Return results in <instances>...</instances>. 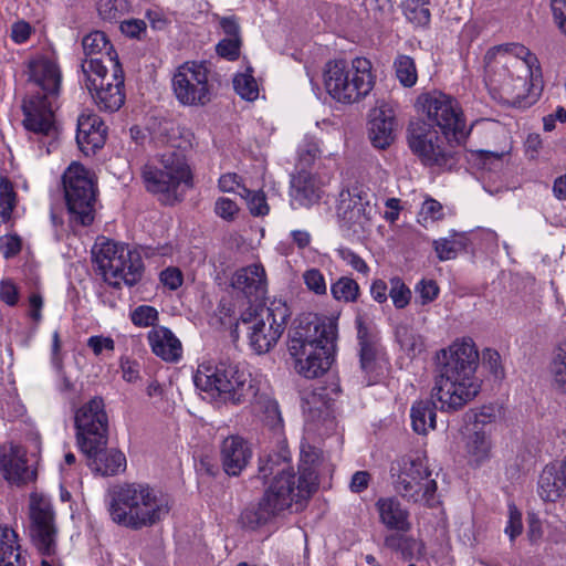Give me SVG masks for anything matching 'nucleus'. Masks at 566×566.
Wrapping results in <instances>:
<instances>
[{
    "label": "nucleus",
    "instance_id": "2f4dec72",
    "mask_svg": "<svg viewBox=\"0 0 566 566\" xmlns=\"http://www.w3.org/2000/svg\"><path fill=\"white\" fill-rule=\"evenodd\" d=\"M153 353L166 361H177L181 357L180 340L166 327H156L148 333Z\"/></svg>",
    "mask_w": 566,
    "mask_h": 566
},
{
    "label": "nucleus",
    "instance_id": "c85d7f7f",
    "mask_svg": "<svg viewBox=\"0 0 566 566\" xmlns=\"http://www.w3.org/2000/svg\"><path fill=\"white\" fill-rule=\"evenodd\" d=\"M81 451L86 455L91 470L103 476L115 475L126 468L124 453L116 449L107 450L106 446H102L91 451Z\"/></svg>",
    "mask_w": 566,
    "mask_h": 566
},
{
    "label": "nucleus",
    "instance_id": "338daca9",
    "mask_svg": "<svg viewBox=\"0 0 566 566\" xmlns=\"http://www.w3.org/2000/svg\"><path fill=\"white\" fill-rule=\"evenodd\" d=\"M522 528L521 514L514 507H510V517L505 527V533L509 535L510 539L513 541L522 533Z\"/></svg>",
    "mask_w": 566,
    "mask_h": 566
},
{
    "label": "nucleus",
    "instance_id": "8fccbe9b",
    "mask_svg": "<svg viewBox=\"0 0 566 566\" xmlns=\"http://www.w3.org/2000/svg\"><path fill=\"white\" fill-rule=\"evenodd\" d=\"M418 301L420 304L426 305L433 302L439 294V286L433 280H421L415 287Z\"/></svg>",
    "mask_w": 566,
    "mask_h": 566
},
{
    "label": "nucleus",
    "instance_id": "ddd939ff",
    "mask_svg": "<svg viewBox=\"0 0 566 566\" xmlns=\"http://www.w3.org/2000/svg\"><path fill=\"white\" fill-rule=\"evenodd\" d=\"M407 132L410 150L424 166L451 169L455 165L454 140L441 136L431 124L417 119L409 124Z\"/></svg>",
    "mask_w": 566,
    "mask_h": 566
},
{
    "label": "nucleus",
    "instance_id": "bb28decb",
    "mask_svg": "<svg viewBox=\"0 0 566 566\" xmlns=\"http://www.w3.org/2000/svg\"><path fill=\"white\" fill-rule=\"evenodd\" d=\"M106 139V126L103 120L93 113H82L77 119L76 142L82 153L86 156L101 148Z\"/></svg>",
    "mask_w": 566,
    "mask_h": 566
},
{
    "label": "nucleus",
    "instance_id": "3c124183",
    "mask_svg": "<svg viewBox=\"0 0 566 566\" xmlns=\"http://www.w3.org/2000/svg\"><path fill=\"white\" fill-rule=\"evenodd\" d=\"M303 280L306 287L317 295H324L327 292V284L323 273L317 269H310L304 272Z\"/></svg>",
    "mask_w": 566,
    "mask_h": 566
},
{
    "label": "nucleus",
    "instance_id": "423d86ee",
    "mask_svg": "<svg viewBox=\"0 0 566 566\" xmlns=\"http://www.w3.org/2000/svg\"><path fill=\"white\" fill-rule=\"evenodd\" d=\"M193 382L208 398L232 405L251 401L259 391L252 375L244 367L226 360L200 364Z\"/></svg>",
    "mask_w": 566,
    "mask_h": 566
},
{
    "label": "nucleus",
    "instance_id": "e2e57ef3",
    "mask_svg": "<svg viewBox=\"0 0 566 566\" xmlns=\"http://www.w3.org/2000/svg\"><path fill=\"white\" fill-rule=\"evenodd\" d=\"M160 281L165 286L174 291L181 286L184 277L179 269L167 268L160 273Z\"/></svg>",
    "mask_w": 566,
    "mask_h": 566
},
{
    "label": "nucleus",
    "instance_id": "dca6fc26",
    "mask_svg": "<svg viewBox=\"0 0 566 566\" xmlns=\"http://www.w3.org/2000/svg\"><path fill=\"white\" fill-rule=\"evenodd\" d=\"M291 483L293 482L289 476L273 478L259 503L247 507L241 513L242 525L250 530H256L291 507L293 503H301L290 489Z\"/></svg>",
    "mask_w": 566,
    "mask_h": 566
},
{
    "label": "nucleus",
    "instance_id": "49530a36",
    "mask_svg": "<svg viewBox=\"0 0 566 566\" xmlns=\"http://www.w3.org/2000/svg\"><path fill=\"white\" fill-rule=\"evenodd\" d=\"M97 11L103 20L116 21L127 10V0H97Z\"/></svg>",
    "mask_w": 566,
    "mask_h": 566
},
{
    "label": "nucleus",
    "instance_id": "9d476101",
    "mask_svg": "<svg viewBox=\"0 0 566 566\" xmlns=\"http://www.w3.org/2000/svg\"><path fill=\"white\" fill-rule=\"evenodd\" d=\"M290 310L283 302H272L270 306L263 304L250 305L240 317L245 326L250 346L258 354L268 353L282 336Z\"/></svg>",
    "mask_w": 566,
    "mask_h": 566
},
{
    "label": "nucleus",
    "instance_id": "bf43d9fd",
    "mask_svg": "<svg viewBox=\"0 0 566 566\" xmlns=\"http://www.w3.org/2000/svg\"><path fill=\"white\" fill-rule=\"evenodd\" d=\"M21 250V239L18 235L0 237V251L6 259L12 258Z\"/></svg>",
    "mask_w": 566,
    "mask_h": 566
},
{
    "label": "nucleus",
    "instance_id": "aec40b11",
    "mask_svg": "<svg viewBox=\"0 0 566 566\" xmlns=\"http://www.w3.org/2000/svg\"><path fill=\"white\" fill-rule=\"evenodd\" d=\"M30 536L45 557H51L56 552L57 530L54 523V514L51 503L43 496L32 494L30 499Z\"/></svg>",
    "mask_w": 566,
    "mask_h": 566
},
{
    "label": "nucleus",
    "instance_id": "cd10ccee",
    "mask_svg": "<svg viewBox=\"0 0 566 566\" xmlns=\"http://www.w3.org/2000/svg\"><path fill=\"white\" fill-rule=\"evenodd\" d=\"M252 458V449L248 441L239 436L226 438L220 448V459L224 472L237 476Z\"/></svg>",
    "mask_w": 566,
    "mask_h": 566
},
{
    "label": "nucleus",
    "instance_id": "774afa93",
    "mask_svg": "<svg viewBox=\"0 0 566 566\" xmlns=\"http://www.w3.org/2000/svg\"><path fill=\"white\" fill-rule=\"evenodd\" d=\"M145 30L146 23L139 19L126 20L120 23V31L129 38H140Z\"/></svg>",
    "mask_w": 566,
    "mask_h": 566
},
{
    "label": "nucleus",
    "instance_id": "5fc2aeb1",
    "mask_svg": "<svg viewBox=\"0 0 566 566\" xmlns=\"http://www.w3.org/2000/svg\"><path fill=\"white\" fill-rule=\"evenodd\" d=\"M337 255L346 262L348 265H350L354 270H356L359 273L368 274L369 266L367 263L354 251H352L348 248H339L336 250Z\"/></svg>",
    "mask_w": 566,
    "mask_h": 566
},
{
    "label": "nucleus",
    "instance_id": "a878e982",
    "mask_svg": "<svg viewBox=\"0 0 566 566\" xmlns=\"http://www.w3.org/2000/svg\"><path fill=\"white\" fill-rule=\"evenodd\" d=\"M0 469L4 478L15 484H25L36 478V471L28 463L27 451L20 446H10L1 454Z\"/></svg>",
    "mask_w": 566,
    "mask_h": 566
},
{
    "label": "nucleus",
    "instance_id": "0e129e2a",
    "mask_svg": "<svg viewBox=\"0 0 566 566\" xmlns=\"http://www.w3.org/2000/svg\"><path fill=\"white\" fill-rule=\"evenodd\" d=\"M120 369L123 379L127 382H136L140 379V366L137 361L128 358L120 359Z\"/></svg>",
    "mask_w": 566,
    "mask_h": 566
},
{
    "label": "nucleus",
    "instance_id": "c9c22d12",
    "mask_svg": "<svg viewBox=\"0 0 566 566\" xmlns=\"http://www.w3.org/2000/svg\"><path fill=\"white\" fill-rule=\"evenodd\" d=\"M430 0H402L406 19L415 27L424 28L430 23Z\"/></svg>",
    "mask_w": 566,
    "mask_h": 566
},
{
    "label": "nucleus",
    "instance_id": "4468645a",
    "mask_svg": "<svg viewBox=\"0 0 566 566\" xmlns=\"http://www.w3.org/2000/svg\"><path fill=\"white\" fill-rule=\"evenodd\" d=\"M418 104L427 116L426 122L433 128L439 127L446 138L453 139L457 145L465 140L470 129L467 128L462 109L454 98L434 91L420 95Z\"/></svg>",
    "mask_w": 566,
    "mask_h": 566
},
{
    "label": "nucleus",
    "instance_id": "69168bd1",
    "mask_svg": "<svg viewBox=\"0 0 566 566\" xmlns=\"http://www.w3.org/2000/svg\"><path fill=\"white\" fill-rule=\"evenodd\" d=\"M219 189L223 192H234L235 190L242 191L241 177L234 172L222 175L218 181Z\"/></svg>",
    "mask_w": 566,
    "mask_h": 566
},
{
    "label": "nucleus",
    "instance_id": "5701e85b",
    "mask_svg": "<svg viewBox=\"0 0 566 566\" xmlns=\"http://www.w3.org/2000/svg\"><path fill=\"white\" fill-rule=\"evenodd\" d=\"M231 287L250 302H259L268 293V277L261 263L238 269L230 279Z\"/></svg>",
    "mask_w": 566,
    "mask_h": 566
},
{
    "label": "nucleus",
    "instance_id": "f257e3e1",
    "mask_svg": "<svg viewBox=\"0 0 566 566\" xmlns=\"http://www.w3.org/2000/svg\"><path fill=\"white\" fill-rule=\"evenodd\" d=\"M437 374L432 397L442 410H458L471 401L480 391L475 377L479 353L471 338L454 340L437 353Z\"/></svg>",
    "mask_w": 566,
    "mask_h": 566
},
{
    "label": "nucleus",
    "instance_id": "c756f323",
    "mask_svg": "<svg viewBox=\"0 0 566 566\" xmlns=\"http://www.w3.org/2000/svg\"><path fill=\"white\" fill-rule=\"evenodd\" d=\"M376 510L379 521L388 530L406 533L410 531L409 512L395 496L380 497L377 500Z\"/></svg>",
    "mask_w": 566,
    "mask_h": 566
},
{
    "label": "nucleus",
    "instance_id": "7c9ffc66",
    "mask_svg": "<svg viewBox=\"0 0 566 566\" xmlns=\"http://www.w3.org/2000/svg\"><path fill=\"white\" fill-rule=\"evenodd\" d=\"M566 491V469L563 462L546 465L538 479V495L547 502H555Z\"/></svg>",
    "mask_w": 566,
    "mask_h": 566
},
{
    "label": "nucleus",
    "instance_id": "2eb2a0df",
    "mask_svg": "<svg viewBox=\"0 0 566 566\" xmlns=\"http://www.w3.org/2000/svg\"><path fill=\"white\" fill-rule=\"evenodd\" d=\"M66 206L73 219L82 226L94 221L96 184L93 174L84 166L73 163L63 175Z\"/></svg>",
    "mask_w": 566,
    "mask_h": 566
},
{
    "label": "nucleus",
    "instance_id": "20e7f679",
    "mask_svg": "<svg viewBox=\"0 0 566 566\" xmlns=\"http://www.w3.org/2000/svg\"><path fill=\"white\" fill-rule=\"evenodd\" d=\"M29 82L35 87L23 101V125L38 135L54 136L56 133L54 109L62 87L59 64L46 56L29 62Z\"/></svg>",
    "mask_w": 566,
    "mask_h": 566
},
{
    "label": "nucleus",
    "instance_id": "7ed1b4c3",
    "mask_svg": "<svg viewBox=\"0 0 566 566\" xmlns=\"http://www.w3.org/2000/svg\"><path fill=\"white\" fill-rule=\"evenodd\" d=\"M337 324L327 316L308 315L289 332L287 350L295 370L307 379L323 376L332 366L336 349Z\"/></svg>",
    "mask_w": 566,
    "mask_h": 566
},
{
    "label": "nucleus",
    "instance_id": "4d7b16f0",
    "mask_svg": "<svg viewBox=\"0 0 566 566\" xmlns=\"http://www.w3.org/2000/svg\"><path fill=\"white\" fill-rule=\"evenodd\" d=\"M264 413V422L271 427L276 428L282 423V417L279 403L273 399H265L262 405Z\"/></svg>",
    "mask_w": 566,
    "mask_h": 566
},
{
    "label": "nucleus",
    "instance_id": "a211bd4d",
    "mask_svg": "<svg viewBox=\"0 0 566 566\" xmlns=\"http://www.w3.org/2000/svg\"><path fill=\"white\" fill-rule=\"evenodd\" d=\"M209 73L206 62L189 61L180 65L172 77V90L178 102L187 106L208 104L212 90Z\"/></svg>",
    "mask_w": 566,
    "mask_h": 566
},
{
    "label": "nucleus",
    "instance_id": "6ab92c4d",
    "mask_svg": "<svg viewBox=\"0 0 566 566\" xmlns=\"http://www.w3.org/2000/svg\"><path fill=\"white\" fill-rule=\"evenodd\" d=\"M76 442L91 451L108 442V416L103 398L94 397L75 411Z\"/></svg>",
    "mask_w": 566,
    "mask_h": 566
},
{
    "label": "nucleus",
    "instance_id": "13d9d810",
    "mask_svg": "<svg viewBox=\"0 0 566 566\" xmlns=\"http://www.w3.org/2000/svg\"><path fill=\"white\" fill-rule=\"evenodd\" d=\"M239 211L237 203L228 198L221 197L214 203V212L224 220H233Z\"/></svg>",
    "mask_w": 566,
    "mask_h": 566
},
{
    "label": "nucleus",
    "instance_id": "052dcab7",
    "mask_svg": "<svg viewBox=\"0 0 566 566\" xmlns=\"http://www.w3.org/2000/svg\"><path fill=\"white\" fill-rule=\"evenodd\" d=\"M420 216L427 220L430 219L431 221L440 220L443 218V207L442 205L434 200V199H428L422 203Z\"/></svg>",
    "mask_w": 566,
    "mask_h": 566
},
{
    "label": "nucleus",
    "instance_id": "f3484780",
    "mask_svg": "<svg viewBox=\"0 0 566 566\" xmlns=\"http://www.w3.org/2000/svg\"><path fill=\"white\" fill-rule=\"evenodd\" d=\"M370 198L369 190L359 184L343 189L339 192L337 205V217L340 227L357 237L369 232L373 218L376 214Z\"/></svg>",
    "mask_w": 566,
    "mask_h": 566
},
{
    "label": "nucleus",
    "instance_id": "9b49d317",
    "mask_svg": "<svg viewBox=\"0 0 566 566\" xmlns=\"http://www.w3.org/2000/svg\"><path fill=\"white\" fill-rule=\"evenodd\" d=\"M94 260L104 281L114 287L124 282L128 286L137 284L143 275L144 264L138 252L127 245L103 240L93 248Z\"/></svg>",
    "mask_w": 566,
    "mask_h": 566
},
{
    "label": "nucleus",
    "instance_id": "4c0bfd02",
    "mask_svg": "<svg viewBox=\"0 0 566 566\" xmlns=\"http://www.w3.org/2000/svg\"><path fill=\"white\" fill-rule=\"evenodd\" d=\"M396 339L409 357H415L424 349L421 336L406 325H399L396 328Z\"/></svg>",
    "mask_w": 566,
    "mask_h": 566
},
{
    "label": "nucleus",
    "instance_id": "f704fd0d",
    "mask_svg": "<svg viewBox=\"0 0 566 566\" xmlns=\"http://www.w3.org/2000/svg\"><path fill=\"white\" fill-rule=\"evenodd\" d=\"M22 556L15 531L0 525V566H20Z\"/></svg>",
    "mask_w": 566,
    "mask_h": 566
},
{
    "label": "nucleus",
    "instance_id": "b1692460",
    "mask_svg": "<svg viewBox=\"0 0 566 566\" xmlns=\"http://www.w3.org/2000/svg\"><path fill=\"white\" fill-rule=\"evenodd\" d=\"M324 182L307 170H297L291 175L290 197L293 207L308 208L322 198Z\"/></svg>",
    "mask_w": 566,
    "mask_h": 566
},
{
    "label": "nucleus",
    "instance_id": "0eeeda50",
    "mask_svg": "<svg viewBox=\"0 0 566 566\" xmlns=\"http://www.w3.org/2000/svg\"><path fill=\"white\" fill-rule=\"evenodd\" d=\"M142 180L145 189L167 206L181 201L184 188L192 187V174L180 150H167L157 163L146 164L142 169Z\"/></svg>",
    "mask_w": 566,
    "mask_h": 566
},
{
    "label": "nucleus",
    "instance_id": "72a5a7b5",
    "mask_svg": "<svg viewBox=\"0 0 566 566\" xmlns=\"http://www.w3.org/2000/svg\"><path fill=\"white\" fill-rule=\"evenodd\" d=\"M436 403L432 400L415 401L410 409L411 426L416 433L427 434L436 429Z\"/></svg>",
    "mask_w": 566,
    "mask_h": 566
},
{
    "label": "nucleus",
    "instance_id": "58836bf2",
    "mask_svg": "<svg viewBox=\"0 0 566 566\" xmlns=\"http://www.w3.org/2000/svg\"><path fill=\"white\" fill-rule=\"evenodd\" d=\"M394 69L399 83L405 87H412L418 80L415 61L409 55L400 54L395 59Z\"/></svg>",
    "mask_w": 566,
    "mask_h": 566
},
{
    "label": "nucleus",
    "instance_id": "680f3d73",
    "mask_svg": "<svg viewBox=\"0 0 566 566\" xmlns=\"http://www.w3.org/2000/svg\"><path fill=\"white\" fill-rule=\"evenodd\" d=\"M0 300L9 306H14L19 301V291L10 280L0 282Z\"/></svg>",
    "mask_w": 566,
    "mask_h": 566
},
{
    "label": "nucleus",
    "instance_id": "864d4df0",
    "mask_svg": "<svg viewBox=\"0 0 566 566\" xmlns=\"http://www.w3.org/2000/svg\"><path fill=\"white\" fill-rule=\"evenodd\" d=\"M434 249L441 261L452 260L461 249L460 242L455 240L440 239L434 241Z\"/></svg>",
    "mask_w": 566,
    "mask_h": 566
},
{
    "label": "nucleus",
    "instance_id": "603ef678",
    "mask_svg": "<svg viewBox=\"0 0 566 566\" xmlns=\"http://www.w3.org/2000/svg\"><path fill=\"white\" fill-rule=\"evenodd\" d=\"M241 39L240 38H226L217 45V52L220 56L234 61L240 55Z\"/></svg>",
    "mask_w": 566,
    "mask_h": 566
},
{
    "label": "nucleus",
    "instance_id": "1a4fd4ad",
    "mask_svg": "<svg viewBox=\"0 0 566 566\" xmlns=\"http://www.w3.org/2000/svg\"><path fill=\"white\" fill-rule=\"evenodd\" d=\"M323 460L321 450L310 444H302L298 471L295 473L285 457L277 454L269 455L266 460H260V478L266 479L273 474L274 478L289 476L292 482L293 494L301 502L308 500L318 488L317 468Z\"/></svg>",
    "mask_w": 566,
    "mask_h": 566
},
{
    "label": "nucleus",
    "instance_id": "6e6552de",
    "mask_svg": "<svg viewBox=\"0 0 566 566\" xmlns=\"http://www.w3.org/2000/svg\"><path fill=\"white\" fill-rule=\"evenodd\" d=\"M371 69V62L366 57H355L350 64L344 60L328 62L324 71L326 92L339 103L361 101L375 85Z\"/></svg>",
    "mask_w": 566,
    "mask_h": 566
},
{
    "label": "nucleus",
    "instance_id": "412c9836",
    "mask_svg": "<svg viewBox=\"0 0 566 566\" xmlns=\"http://www.w3.org/2000/svg\"><path fill=\"white\" fill-rule=\"evenodd\" d=\"M85 76L86 87L101 111L112 113L122 107L125 101L122 66L112 69V80L114 83H104L107 80V71L85 74Z\"/></svg>",
    "mask_w": 566,
    "mask_h": 566
},
{
    "label": "nucleus",
    "instance_id": "ea45409f",
    "mask_svg": "<svg viewBox=\"0 0 566 566\" xmlns=\"http://www.w3.org/2000/svg\"><path fill=\"white\" fill-rule=\"evenodd\" d=\"M331 293L336 301L355 302L359 296V285L354 279L342 276L331 285Z\"/></svg>",
    "mask_w": 566,
    "mask_h": 566
},
{
    "label": "nucleus",
    "instance_id": "6e6d98bb",
    "mask_svg": "<svg viewBox=\"0 0 566 566\" xmlns=\"http://www.w3.org/2000/svg\"><path fill=\"white\" fill-rule=\"evenodd\" d=\"M87 347L92 349L95 356H101L103 352L113 353L115 342L112 337L103 335H94L87 339Z\"/></svg>",
    "mask_w": 566,
    "mask_h": 566
},
{
    "label": "nucleus",
    "instance_id": "a18cd8bd",
    "mask_svg": "<svg viewBox=\"0 0 566 566\" xmlns=\"http://www.w3.org/2000/svg\"><path fill=\"white\" fill-rule=\"evenodd\" d=\"M238 193L247 200V205L251 214L255 217H263L269 213V206L266 203V197L263 191H252L247 187H242V191Z\"/></svg>",
    "mask_w": 566,
    "mask_h": 566
},
{
    "label": "nucleus",
    "instance_id": "393cba45",
    "mask_svg": "<svg viewBox=\"0 0 566 566\" xmlns=\"http://www.w3.org/2000/svg\"><path fill=\"white\" fill-rule=\"evenodd\" d=\"M396 115L392 107L381 104L370 112L369 139L379 149L390 146L396 137Z\"/></svg>",
    "mask_w": 566,
    "mask_h": 566
},
{
    "label": "nucleus",
    "instance_id": "39448f33",
    "mask_svg": "<svg viewBox=\"0 0 566 566\" xmlns=\"http://www.w3.org/2000/svg\"><path fill=\"white\" fill-rule=\"evenodd\" d=\"M170 509L168 497L146 483H122L109 491L111 520L133 531L159 524Z\"/></svg>",
    "mask_w": 566,
    "mask_h": 566
},
{
    "label": "nucleus",
    "instance_id": "473e14b6",
    "mask_svg": "<svg viewBox=\"0 0 566 566\" xmlns=\"http://www.w3.org/2000/svg\"><path fill=\"white\" fill-rule=\"evenodd\" d=\"M483 422L476 418L472 429L465 436V453L469 461L473 464H481L490 458L491 454V440L488 432L480 427Z\"/></svg>",
    "mask_w": 566,
    "mask_h": 566
},
{
    "label": "nucleus",
    "instance_id": "79ce46f5",
    "mask_svg": "<svg viewBox=\"0 0 566 566\" xmlns=\"http://www.w3.org/2000/svg\"><path fill=\"white\" fill-rule=\"evenodd\" d=\"M233 87L243 99L254 101L259 96L258 83L250 67L247 69V72L239 73L234 76Z\"/></svg>",
    "mask_w": 566,
    "mask_h": 566
},
{
    "label": "nucleus",
    "instance_id": "f03ea898",
    "mask_svg": "<svg viewBox=\"0 0 566 566\" xmlns=\"http://www.w3.org/2000/svg\"><path fill=\"white\" fill-rule=\"evenodd\" d=\"M516 54H525L528 59L494 48L484 56L485 72L490 84L499 90L502 97L515 107L526 108L536 103L543 91L539 67L533 69L536 59L524 46H516Z\"/></svg>",
    "mask_w": 566,
    "mask_h": 566
},
{
    "label": "nucleus",
    "instance_id": "a19ab883",
    "mask_svg": "<svg viewBox=\"0 0 566 566\" xmlns=\"http://www.w3.org/2000/svg\"><path fill=\"white\" fill-rule=\"evenodd\" d=\"M321 156V148L315 139H304L297 148L295 170H306Z\"/></svg>",
    "mask_w": 566,
    "mask_h": 566
},
{
    "label": "nucleus",
    "instance_id": "4be33fe9",
    "mask_svg": "<svg viewBox=\"0 0 566 566\" xmlns=\"http://www.w3.org/2000/svg\"><path fill=\"white\" fill-rule=\"evenodd\" d=\"M82 46L86 56L82 63L84 75L120 67L117 54L104 32L95 31L85 35Z\"/></svg>",
    "mask_w": 566,
    "mask_h": 566
},
{
    "label": "nucleus",
    "instance_id": "e433bc0d",
    "mask_svg": "<svg viewBox=\"0 0 566 566\" xmlns=\"http://www.w3.org/2000/svg\"><path fill=\"white\" fill-rule=\"evenodd\" d=\"M358 339L360 346V367L367 374L374 373L377 366V357L379 354L377 345L367 336V332L363 328H359L358 331Z\"/></svg>",
    "mask_w": 566,
    "mask_h": 566
},
{
    "label": "nucleus",
    "instance_id": "37998d69",
    "mask_svg": "<svg viewBox=\"0 0 566 566\" xmlns=\"http://www.w3.org/2000/svg\"><path fill=\"white\" fill-rule=\"evenodd\" d=\"M15 206V192L11 182L0 176V226L8 222Z\"/></svg>",
    "mask_w": 566,
    "mask_h": 566
},
{
    "label": "nucleus",
    "instance_id": "09e8293b",
    "mask_svg": "<svg viewBox=\"0 0 566 566\" xmlns=\"http://www.w3.org/2000/svg\"><path fill=\"white\" fill-rule=\"evenodd\" d=\"M130 319L138 327L153 326L158 321V312L153 306L140 305L132 312Z\"/></svg>",
    "mask_w": 566,
    "mask_h": 566
},
{
    "label": "nucleus",
    "instance_id": "c03bdc74",
    "mask_svg": "<svg viewBox=\"0 0 566 566\" xmlns=\"http://www.w3.org/2000/svg\"><path fill=\"white\" fill-rule=\"evenodd\" d=\"M551 370L554 385L560 390L566 391V342L560 343L557 347Z\"/></svg>",
    "mask_w": 566,
    "mask_h": 566
},
{
    "label": "nucleus",
    "instance_id": "de8ad7c7",
    "mask_svg": "<svg viewBox=\"0 0 566 566\" xmlns=\"http://www.w3.org/2000/svg\"><path fill=\"white\" fill-rule=\"evenodd\" d=\"M389 296L396 308H405L410 302L411 291L400 277L395 276L390 280Z\"/></svg>",
    "mask_w": 566,
    "mask_h": 566
},
{
    "label": "nucleus",
    "instance_id": "f8f14e48",
    "mask_svg": "<svg viewBox=\"0 0 566 566\" xmlns=\"http://www.w3.org/2000/svg\"><path fill=\"white\" fill-rule=\"evenodd\" d=\"M390 474L394 489L401 497L428 506L438 503L437 482L431 479L424 458H401L391 464Z\"/></svg>",
    "mask_w": 566,
    "mask_h": 566
}]
</instances>
